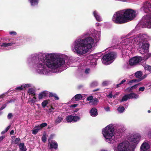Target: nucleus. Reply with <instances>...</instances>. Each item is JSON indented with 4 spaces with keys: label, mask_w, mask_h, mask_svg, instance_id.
Masks as SVG:
<instances>
[{
    "label": "nucleus",
    "mask_w": 151,
    "mask_h": 151,
    "mask_svg": "<svg viewBox=\"0 0 151 151\" xmlns=\"http://www.w3.org/2000/svg\"><path fill=\"white\" fill-rule=\"evenodd\" d=\"M145 89V87L142 86L139 88V91H143Z\"/></svg>",
    "instance_id": "50"
},
{
    "label": "nucleus",
    "mask_w": 151,
    "mask_h": 151,
    "mask_svg": "<svg viewBox=\"0 0 151 151\" xmlns=\"http://www.w3.org/2000/svg\"><path fill=\"white\" fill-rule=\"evenodd\" d=\"M90 69L89 68H87L85 69L84 72L86 74H88L90 73Z\"/></svg>",
    "instance_id": "43"
},
{
    "label": "nucleus",
    "mask_w": 151,
    "mask_h": 151,
    "mask_svg": "<svg viewBox=\"0 0 151 151\" xmlns=\"http://www.w3.org/2000/svg\"><path fill=\"white\" fill-rule=\"evenodd\" d=\"M150 147L148 143L147 142H145L141 145L140 151H151Z\"/></svg>",
    "instance_id": "14"
},
{
    "label": "nucleus",
    "mask_w": 151,
    "mask_h": 151,
    "mask_svg": "<svg viewBox=\"0 0 151 151\" xmlns=\"http://www.w3.org/2000/svg\"><path fill=\"white\" fill-rule=\"evenodd\" d=\"M67 68V67H36L33 68V71L40 74L47 75L52 73L61 72Z\"/></svg>",
    "instance_id": "6"
},
{
    "label": "nucleus",
    "mask_w": 151,
    "mask_h": 151,
    "mask_svg": "<svg viewBox=\"0 0 151 151\" xmlns=\"http://www.w3.org/2000/svg\"><path fill=\"white\" fill-rule=\"evenodd\" d=\"M99 101L98 99L96 98H94L91 101H90L89 104H91L93 105H96L99 103Z\"/></svg>",
    "instance_id": "24"
},
{
    "label": "nucleus",
    "mask_w": 151,
    "mask_h": 151,
    "mask_svg": "<svg viewBox=\"0 0 151 151\" xmlns=\"http://www.w3.org/2000/svg\"><path fill=\"white\" fill-rule=\"evenodd\" d=\"M104 109L106 112H109L110 111V108L109 106L104 107Z\"/></svg>",
    "instance_id": "48"
},
{
    "label": "nucleus",
    "mask_w": 151,
    "mask_h": 151,
    "mask_svg": "<svg viewBox=\"0 0 151 151\" xmlns=\"http://www.w3.org/2000/svg\"><path fill=\"white\" fill-rule=\"evenodd\" d=\"M110 81H103L102 83V85L103 86H106L110 83Z\"/></svg>",
    "instance_id": "35"
},
{
    "label": "nucleus",
    "mask_w": 151,
    "mask_h": 151,
    "mask_svg": "<svg viewBox=\"0 0 151 151\" xmlns=\"http://www.w3.org/2000/svg\"><path fill=\"white\" fill-rule=\"evenodd\" d=\"M113 148L114 151H131L130 143L127 140H124L119 143L117 145H114Z\"/></svg>",
    "instance_id": "9"
},
{
    "label": "nucleus",
    "mask_w": 151,
    "mask_h": 151,
    "mask_svg": "<svg viewBox=\"0 0 151 151\" xmlns=\"http://www.w3.org/2000/svg\"><path fill=\"white\" fill-rule=\"evenodd\" d=\"M78 106V104H75L71 105V107H76Z\"/></svg>",
    "instance_id": "61"
},
{
    "label": "nucleus",
    "mask_w": 151,
    "mask_h": 151,
    "mask_svg": "<svg viewBox=\"0 0 151 151\" xmlns=\"http://www.w3.org/2000/svg\"><path fill=\"white\" fill-rule=\"evenodd\" d=\"M140 135L137 133H133L129 135L128 140L131 144H133V147H135L136 145L139 142L141 139Z\"/></svg>",
    "instance_id": "10"
},
{
    "label": "nucleus",
    "mask_w": 151,
    "mask_h": 151,
    "mask_svg": "<svg viewBox=\"0 0 151 151\" xmlns=\"http://www.w3.org/2000/svg\"><path fill=\"white\" fill-rule=\"evenodd\" d=\"M107 96L109 98H111L113 96V95L112 93V92H111L110 93H109V95H107Z\"/></svg>",
    "instance_id": "52"
},
{
    "label": "nucleus",
    "mask_w": 151,
    "mask_h": 151,
    "mask_svg": "<svg viewBox=\"0 0 151 151\" xmlns=\"http://www.w3.org/2000/svg\"><path fill=\"white\" fill-rule=\"evenodd\" d=\"M145 69L147 74H149L151 73V67H145Z\"/></svg>",
    "instance_id": "30"
},
{
    "label": "nucleus",
    "mask_w": 151,
    "mask_h": 151,
    "mask_svg": "<svg viewBox=\"0 0 151 151\" xmlns=\"http://www.w3.org/2000/svg\"><path fill=\"white\" fill-rule=\"evenodd\" d=\"M20 141V139L19 138H16L14 142V144H17Z\"/></svg>",
    "instance_id": "44"
},
{
    "label": "nucleus",
    "mask_w": 151,
    "mask_h": 151,
    "mask_svg": "<svg viewBox=\"0 0 151 151\" xmlns=\"http://www.w3.org/2000/svg\"><path fill=\"white\" fill-rule=\"evenodd\" d=\"M129 99V94L125 95L122 98L121 101H127Z\"/></svg>",
    "instance_id": "31"
},
{
    "label": "nucleus",
    "mask_w": 151,
    "mask_h": 151,
    "mask_svg": "<svg viewBox=\"0 0 151 151\" xmlns=\"http://www.w3.org/2000/svg\"><path fill=\"white\" fill-rule=\"evenodd\" d=\"M126 90L127 91H128L129 92L132 91V88H131V87L128 88L126 89Z\"/></svg>",
    "instance_id": "54"
},
{
    "label": "nucleus",
    "mask_w": 151,
    "mask_h": 151,
    "mask_svg": "<svg viewBox=\"0 0 151 151\" xmlns=\"http://www.w3.org/2000/svg\"><path fill=\"white\" fill-rule=\"evenodd\" d=\"M53 97H54V98H55V99L58 100L59 99V98L57 96V95L55 93V95L53 96Z\"/></svg>",
    "instance_id": "56"
},
{
    "label": "nucleus",
    "mask_w": 151,
    "mask_h": 151,
    "mask_svg": "<svg viewBox=\"0 0 151 151\" xmlns=\"http://www.w3.org/2000/svg\"><path fill=\"white\" fill-rule=\"evenodd\" d=\"M27 93L29 95H31L32 96H35L36 94L35 89L32 88H31L28 89Z\"/></svg>",
    "instance_id": "22"
},
{
    "label": "nucleus",
    "mask_w": 151,
    "mask_h": 151,
    "mask_svg": "<svg viewBox=\"0 0 151 151\" xmlns=\"http://www.w3.org/2000/svg\"><path fill=\"white\" fill-rule=\"evenodd\" d=\"M102 134L105 141L110 143L113 144L115 142L114 136V129L112 124H109L102 130Z\"/></svg>",
    "instance_id": "7"
},
{
    "label": "nucleus",
    "mask_w": 151,
    "mask_h": 151,
    "mask_svg": "<svg viewBox=\"0 0 151 151\" xmlns=\"http://www.w3.org/2000/svg\"><path fill=\"white\" fill-rule=\"evenodd\" d=\"M9 34L12 35H17V33L15 31H11L9 32Z\"/></svg>",
    "instance_id": "47"
},
{
    "label": "nucleus",
    "mask_w": 151,
    "mask_h": 151,
    "mask_svg": "<svg viewBox=\"0 0 151 151\" xmlns=\"http://www.w3.org/2000/svg\"><path fill=\"white\" fill-rule=\"evenodd\" d=\"M151 39V37L146 34H139L123 40L122 47L124 49L130 50L134 44H138L137 50L141 54L144 55L145 59H147L151 56V53L149 52L150 44L145 41Z\"/></svg>",
    "instance_id": "3"
},
{
    "label": "nucleus",
    "mask_w": 151,
    "mask_h": 151,
    "mask_svg": "<svg viewBox=\"0 0 151 151\" xmlns=\"http://www.w3.org/2000/svg\"><path fill=\"white\" fill-rule=\"evenodd\" d=\"M55 136V135L54 134H51L50 137V139H51Z\"/></svg>",
    "instance_id": "55"
},
{
    "label": "nucleus",
    "mask_w": 151,
    "mask_h": 151,
    "mask_svg": "<svg viewBox=\"0 0 151 151\" xmlns=\"http://www.w3.org/2000/svg\"><path fill=\"white\" fill-rule=\"evenodd\" d=\"M14 130H12L10 132V134L11 135H12V134H14Z\"/></svg>",
    "instance_id": "63"
},
{
    "label": "nucleus",
    "mask_w": 151,
    "mask_h": 151,
    "mask_svg": "<svg viewBox=\"0 0 151 151\" xmlns=\"http://www.w3.org/2000/svg\"><path fill=\"white\" fill-rule=\"evenodd\" d=\"M82 95L83 94H78L74 96L75 100L77 101L81 99L83 97Z\"/></svg>",
    "instance_id": "26"
},
{
    "label": "nucleus",
    "mask_w": 151,
    "mask_h": 151,
    "mask_svg": "<svg viewBox=\"0 0 151 151\" xmlns=\"http://www.w3.org/2000/svg\"><path fill=\"white\" fill-rule=\"evenodd\" d=\"M126 81V80L125 79L123 80L121 82L119 83V84H123Z\"/></svg>",
    "instance_id": "59"
},
{
    "label": "nucleus",
    "mask_w": 151,
    "mask_h": 151,
    "mask_svg": "<svg viewBox=\"0 0 151 151\" xmlns=\"http://www.w3.org/2000/svg\"><path fill=\"white\" fill-rule=\"evenodd\" d=\"M50 145V148H54L56 149L58 147V145L56 142L52 140L50 142H49Z\"/></svg>",
    "instance_id": "20"
},
{
    "label": "nucleus",
    "mask_w": 151,
    "mask_h": 151,
    "mask_svg": "<svg viewBox=\"0 0 151 151\" xmlns=\"http://www.w3.org/2000/svg\"><path fill=\"white\" fill-rule=\"evenodd\" d=\"M48 95V92L47 91H45L40 93L38 94V98L39 99H41L44 97H45Z\"/></svg>",
    "instance_id": "16"
},
{
    "label": "nucleus",
    "mask_w": 151,
    "mask_h": 151,
    "mask_svg": "<svg viewBox=\"0 0 151 151\" xmlns=\"http://www.w3.org/2000/svg\"><path fill=\"white\" fill-rule=\"evenodd\" d=\"M47 140L46 135L45 134H44L43 135L42 138V140L43 142H45Z\"/></svg>",
    "instance_id": "39"
},
{
    "label": "nucleus",
    "mask_w": 151,
    "mask_h": 151,
    "mask_svg": "<svg viewBox=\"0 0 151 151\" xmlns=\"http://www.w3.org/2000/svg\"><path fill=\"white\" fill-rule=\"evenodd\" d=\"M40 129L38 128V126L35 127L34 129L32 130V133L34 134H36Z\"/></svg>",
    "instance_id": "32"
},
{
    "label": "nucleus",
    "mask_w": 151,
    "mask_h": 151,
    "mask_svg": "<svg viewBox=\"0 0 151 151\" xmlns=\"http://www.w3.org/2000/svg\"><path fill=\"white\" fill-rule=\"evenodd\" d=\"M139 85V84H138L131 86V88H132V91L133 90L136 89Z\"/></svg>",
    "instance_id": "42"
},
{
    "label": "nucleus",
    "mask_w": 151,
    "mask_h": 151,
    "mask_svg": "<svg viewBox=\"0 0 151 151\" xmlns=\"http://www.w3.org/2000/svg\"><path fill=\"white\" fill-rule=\"evenodd\" d=\"M23 88L29 87L31 86V84H27L22 85Z\"/></svg>",
    "instance_id": "40"
},
{
    "label": "nucleus",
    "mask_w": 151,
    "mask_h": 151,
    "mask_svg": "<svg viewBox=\"0 0 151 151\" xmlns=\"http://www.w3.org/2000/svg\"><path fill=\"white\" fill-rule=\"evenodd\" d=\"M33 96V97L29 98L28 101V103L31 106L34 105L35 104V103L37 101L36 96Z\"/></svg>",
    "instance_id": "18"
},
{
    "label": "nucleus",
    "mask_w": 151,
    "mask_h": 151,
    "mask_svg": "<svg viewBox=\"0 0 151 151\" xmlns=\"http://www.w3.org/2000/svg\"><path fill=\"white\" fill-rule=\"evenodd\" d=\"M23 88L22 86V85H21L20 86H19L17 87L15 89L17 90H18L20 91L21 90H23Z\"/></svg>",
    "instance_id": "41"
},
{
    "label": "nucleus",
    "mask_w": 151,
    "mask_h": 151,
    "mask_svg": "<svg viewBox=\"0 0 151 151\" xmlns=\"http://www.w3.org/2000/svg\"><path fill=\"white\" fill-rule=\"evenodd\" d=\"M142 73L141 71H139L136 72L135 73V76L138 79L139 78L141 77V76L142 74Z\"/></svg>",
    "instance_id": "27"
},
{
    "label": "nucleus",
    "mask_w": 151,
    "mask_h": 151,
    "mask_svg": "<svg viewBox=\"0 0 151 151\" xmlns=\"http://www.w3.org/2000/svg\"><path fill=\"white\" fill-rule=\"evenodd\" d=\"M93 14L97 21L99 22L102 21V18L96 11H94L93 12Z\"/></svg>",
    "instance_id": "17"
},
{
    "label": "nucleus",
    "mask_w": 151,
    "mask_h": 151,
    "mask_svg": "<svg viewBox=\"0 0 151 151\" xmlns=\"http://www.w3.org/2000/svg\"><path fill=\"white\" fill-rule=\"evenodd\" d=\"M100 90V89L99 88H96L93 90V92H95L96 91H99Z\"/></svg>",
    "instance_id": "62"
},
{
    "label": "nucleus",
    "mask_w": 151,
    "mask_h": 151,
    "mask_svg": "<svg viewBox=\"0 0 151 151\" xmlns=\"http://www.w3.org/2000/svg\"><path fill=\"white\" fill-rule=\"evenodd\" d=\"M137 14L135 10L127 9L115 13L112 18V21L117 24L124 23L132 20Z\"/></svg>",
    "instance_id": "4"
},
{
    "label": "nucleus",
    "mask_w": 151,
    "mask_h": 151,
    "mask_svg": "<svg viewBox=\"0 0 151 151\" xmlns=\"http://www.w3.org/2000/svg\"><path fill=\"white\" fill-rule=\"evenodd\" d=\"M47 125V124L46 123H44L41 124L40 125L38 126V128L40 129H41L44 127H45Z\"/></svg>",
    "instance_id": "36"
},
{
    "label": "nucleus",
    "mask_w": 151,
    "mask_h": 151,
    "mask_svg": "<svg viewBox=\"0 0 151 151\" xmlns=\"http://www.w3.org/2000/svg\"><path fill=\"white\" fill-rule=\"evenodd\" d=\"M148 135L149 136L151 137V131H149L148 133Z\"/></svg>",
    "instance_id": "64"
},
{
    "label": "nucleus",
    "mask_w": 151,
    "mask_h": 151,
    "mask_svg": "<svg viewBox=\"0 0 151 151\" xmlns=\"http://www.w3.org/2000/svg\"><path fill=\"white\" fill-rule=\"evenodd\" d=\"M55 93H51L49 94V96L50 97H53L54 95H55Z\"/></svg>",
    "instance_id": "57"
},
{
    "label": "nucleus",
    "mask_w": 151,
    "mask_h": 151,
    "mask_svg": "<svg viewBox=\"0 0 151 151\" xmlns=\"http://www.w3.org/2000/svg\"><path fill=\"white\" fill-rule=\"evenodd\" d=\"M40 0H28L31 6H35L38 5Z\"/></svg>",
    "instance_id": "21"
},
{
    "label": "nucleus",
    "mask_w": 151,
    "mask_h": 151,
    "mask_svg": "<svg viewBox=\"0 0 151 151\" xmlns=\"http://www.w3.org/2000/svg\"><path fill=\"white\" fill-rule=\"evenodd\" d=\"M6 104H4L0 108V111L4 109L6 107Z\"/></svg>",
    "instance_id": "49"
},
{
    "label": "nucleus",
    "mask_w": 151,
    "mask_h": 151,
    "mask_svg": "<svg viewBox=\"0 0 151 151\" xmlns=\"http://www.w3.org/2000/svg\"><path fill=\"white\" fill-rule=\"evenodd\" d=\"M100 34V32L95 30L92 34H84L83 37L85 38L76 39L71 45V50L79 56H83L94 47L95 41L97 42L99 40Z\"/></svg>",
    "instance_id": "2"
},
{
    "label": "nucleus",
    "mask_w": 151,
    "mask_h": 151,
    "mask_svg": "<svg viewBox=\"0 0 151 151\" xmlns=\"http://www.w3.org/2000/svg\"><path fill=\"white\" fill-rule=\"evenodd\" d=\"M4 136H2L0 137V141H1L4 138Z\"/></svg>",
    "instance_id": "60"
},
{
    "label": "nucleus",
    "mask_w": 151,
    "mask_h": 151,
    "mask_svg": "<svg viewBox=\"0 0 151 151\" xmlns=\"http://www.w3.org/2000/svg\"><path fill=\"white\" fill-rule=\"evenodd\" d=\"M48 102L47 100H45L43 101L42 103V105L43 107L45 108L47 105L48 104Z\"/></svg>",
    "instance_id": "38"
},
{
    "label": "nucleus",
    "mask_w": 151,
    "mask_h": 151,
    "mask_svg": "<svg viewBox=\"0 0 151 151\" xmlns=\"http://www.w3.org/2000/svg\"><path fill=\"white\" fill-rule=\"evenodd\" d=\"M20 151H26L27 149L23 143H21L19 145Z\"/></svg>",
    "instance_id": "25"
},
{
    "label": "nucleus",
    "mask_w": 151,
    "mask_h": 151,
    "mask_svg": "<svg viewBox=\"0 0 151 151\" xmlns=\"http://www.w3.org/2000/svg\"><path fill=\"white\" fill-rule=\"evenodd\" d=\"M142 60V58L139 56H136L131 58L129 60V63L130 65H136Z\"/></svg>",
    "instance_id": "13"
},
{
    "label": "nucleus",
    "mask_w": 151,
    "mask_h": 151,
    "mask_svg": "<svg viewBox=\"0 0 151 151\" xmlns=\"http://www.w3.org/2000/svg\"><path fill=\"white\" fill-rule=\"evenodd\" d=\"M15 44L16 43L14 42L8 43H2L0 42V46H1V47H2L3 48L7 50L9 47L12 46V45Z\"/></svg>",
    "instance_id": "15"
},
{
    "label": "nucleus",
    "mask_w": 151,
    "mask_h": 151,
    "mask_svg": "<svg viewBox=\"0 0 151 151\" xmlns=\"http://www.w3.org/2000/svg\"><path fill=\"white\" fill-rule=\"evenodd\" d=\"M147 74H145L143 76H142L141 77V78H139V81H141L142 80L144 79L147 76Z\"/></svg>",
    "instance_id": "45"
},
{
    "label": "nucleus",
    "mask_w": 151,
    "mask_h": 151,
    "mask_svg": "<svg viewBox=\"0 0 151 151\" xmlns=\"http://www.w3.org/2000/svg\"><path fill=\"white\" fill-rule=\"evenodd\" d=\"M93 99V96H91L88 97L86 99V100L87 101H91Z\"/></svg>",
    "instance_id": "46"
},
{
    "label": "nucleus",
    "mask_w": 151,
    "mask_h": 151,
    "mask_svg": "<svg viewBox=\"0 0 151 151\" xmlns=\"http://www.w3.org/2000/svg\"><path fill=\"white\" fill-rule=\"evenodd\" d=\"M10 125H9L4 129L5 132H6L9 130L10 127Z\"/></svg>",
    "instance_id": "53"
},
{
    "label": "nucleus",
    "mask_w": 151,
    "mask_h": 151,
    "mask_svg": "<svg viewBox=\"0 0 151 151\" xmlns=\"http://www.w3.org/2000/svg\"><path fill=\"white\" fill-rule=\"evenodd\" d=\"M117 57L116 53L114 51H110L104 55L102 58V63L108 65L112 63Z\"/></svg>",
    "instance_id": "8"
},
{
    "label": "nucleus",
    "mask_w": 151,
    "mask_h": 151,
    "mask_svg": "<svg viewBox=\"0 0 151 151\" xmlns=\"http://www.w3.org/2000/svg\"><path fill=\"white\" fill-rule=\"evenodd\" d=\"M81 119L80 116H73L72 115L66 116L65 119L68 123L76 122Z\"/></svg>",
    "instance_id": "12"
},
{
    "label": "nucleus",
    "mask_w": 151,
    "mask_h": 151,
    "mask_svg": "<svg viewBox=\"0 0 151 151\" xmlns=\"http://www.w3.org/2000/svg\"><path fill=\"white\" fill-rule=\"evenodd\" d=\"M63 120V118L61 117H58L55 121L56 124H57L60 123Z\"/></svg>",
    "instance_id": "33"
},
{
    "label": "nucleus",
    "mask_w": 151,
    "mask_h": 151,
    "mask_svg": "<svg viewBox=\"0 0 151 151\" xmlns=\"http://www.w3.org/2000/svg\"><path fill=\"white\" fill-rule=\"evenodd\" d=\"M12 116V113H9L7 116V118L8 119H10Z\"/></svg>",
    "instance_id": "51"
},
{
    "label": "nucleus",
    "mask_w": 151,
    "mask_h": 151,
    "mask_svg": "<svg viewBox=\"0 0 151 151\" xmlns=\"http://www.w3.org/2000/svg\"><path fill=\"white\" fill-rule=\"evenodd\" d=\"M118 128V129L120 130V132H123L125 129L123 125H119Z\"/></svg>",
    "instance_id": "34"
},
{
    "label": "nucleus",
    "mask_w": 151,
    "mask_h": 151,
    "mask_svg": "<svg viewBox=\"0 0 151 151\" xmlns=\"http://www.w3.org/2000/svg\"><path fill=\"white\" fill-rule=\"evenodd\" d=\"M145 12L147 13V14L144 16L136 27V29L147 27L151 28V3L146 2L145 3L141 9Z\"/></svg>",
    "instance_id": "5"
},
{
    "label": "nucleus",
    "mask_w": 151,
    "mask_h": 151,
    "mask_svg": "<svg viewBox=\"0 0 151 151\" xmlns=\"http://www.w3.org/2000/svg\"><path fill=\"white\" fill-rule=\"evenodd\" d=\"M129 99H137L139 97V95L134 93H131L129 94Z\"/></svg>",
    "instance_id": "23"
},
{
    "label": "nucleus",
    "mask_w": 151,
    "mask_h": 151,
    "mask_svg": "<svg viewBox=\"0 0 151 151\" xmlns=\"http://www.w3.org/2000/svg\"><path fill=\"white\" fill-rule=\"evenodd\" d=\"M99 85L98 81H95L92 82L90 84V86L91 87H94L98 86Z\"/></svg>",
    "instance_id": "28"
},
{
    "label": "nucleus",
    "mask_w": 151,
    "mask_h": 151,
    "mask_svg": "<svg viewBox=\"0 0 151 151\" xmlns=\"http://www.w3.org/2000/svg\"><path fill=\"white\" fill-rule=\"evenodd\" d=\"M98 58L96 54L90 55L87 56L85 60L86 65H97V59Z\"/></svg>",
    "instance_id": "11"
},
{
    "label": "nucleus",
    "mask_w": 151,
    "mask_h": 151,
    "mask_svg": "<svg viewBox=\"0 0 151 151\" xmlns=\"http://www.w3.org/2000/svg\"><path fill=\"white\" fill-rule=\"evenodd\" d=\"M125 110L124 107L123 106H119V107L117 109V110L118 111L119 113H121L123 112Z\"/></svg>",
    "instance_id": "29"
},
{
    "label": "nucleus",
    "mask_w": 151,
    "mask_h": 151,
    "mask_svg": "<svg viewBox=\"0 0 151 151\" xmlns=\"http://www.w3.org/2000/svg\"><path fill=\"white\" fill-rule=\"evenodd\" d=\"M67 58L65 55L59 53L41 52L31 54L27 63L36 66H63L68 65L65 60Z\"/></svg>",
    "instance_id": "1"
},
{
    "label": "nucleus",
    "mask_w": 151,
    "mask_h": 151,
    "mask_svg": "<svg viewBox=\"0 0 151 151\" xmlns=\"http://www.w3.org/2000/svg\"><path fill=\"white\" fill-rule=\"evenodd\" d=\"M98 114L97 110L96 108H92L90 111V115L93 117L96 116Z\"/></svg>",
    "instance_id": "19"
},
{
    "label": "nucleus",
    "mask_w": 151,
    "mask_h": 151,
    "mask_svg": "<svg viewBox=\"0 0 151 151\" xmlns=\"http://www.w3.org/2000/svg\"><path fill=\"white\" fill-rule=\"evenodd\" d=\"M139 79H137L132 80L129 82L128 83V84L129 85H131V83L139 82Z\"/></svg>",
    "instance_id": "37"
},
{
    "label": "nucleus",
    "mask_w": 151,
    "mask_h": 151,
    "mask_svg": "<svg viewBox=\"0 0 151 151\" xmlns=\"http://www.w3.org/2000/svg\"><path fill=\"white\" fill-rule=\"evenodd\" d=\"M6 94V93H5L2 94L0 96V98H2L3 96H5Z\"/></svg>",
    "instance_id": "58"
}]
</instances>
